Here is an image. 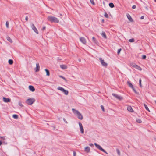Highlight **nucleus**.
<instances>
[{
	"mask_svg": "<svg viewBox=\"0 0 156 156\" xmlns=\"http://www.w3.org/2000/svg\"><path fill=\"white\" fill-rule=\"evenodd\" d=\"M72 111L73 113L77 116L78 119L81 120L83 119L82 115L78 110L74 108H72Z\"/></svg>",
	"mask_w": 156,
	"mask_h": 156,
	"instance_id": "obj_1",
	"label": "nucleus"
},
{
	"mask_svg": "<svg viewBox=\"0 0 156 156\" xmlns=\"http://www.w3.org/2000/svg\"><path fill=\"white\" fill-rule=\"evenodd\" d=\"M47 19L48 21L51 22L58 23L59 22L58 19L54 16H49L47 17Z\"/></svg>",
	"mask_w": 156,
	"mask_h": 156,
	"instance_id": "obj_2",
	"label": "nucleus"
},
{
	"mask_svg": "<svg viewBox=\"0 0 156 156\" xmlns=\"http://www.w3.org/2000/svg\"><path fill=\"white\" fill-rule=\"evenodd\" d=\"M35 101L34 98H30L26 100V103L28 105H31Z\"/></svg>",
	"mask_w": 156,
	"mask_h": 156,
	"instance_id": "obj_3",
	"label": "nucleus"
},
{
	"mask_svg": "<svg viewBox=\"0 0 156 156\" xmlns=\"http://www.w3.org/2000/svg\"><path fill=\"white\" fill-rule=\"evenodd\" d=\"M58 90H60L64 94L66 95H67L68 94V91L65 90L62 87H58L57 88Z\"/></svg>",
	"mask_w": 156,
	"mask_h": 156,
	"instance_id": "obj_4",
	"label": "nucleus"
},
{
	"mask_svg": "<svg viewBox=\"0 0 156 156\" xmlns=\"http://www.w3.org/2000/svg\"><path fill=\"white\" fill-rule=\"evenodd\" d=\"M99 60L101 64L103 66L105 67H107L108 66V64L105 62L104 59H103L102 58H99Z\"/></svg>",
	"mask_w": 156,
	"mask_h": 156,
	"instance_id": "obj_5",
	"label": "nucleus"
},
{
	"mask_svg": "<svg viewBox=\"0 0 156 156\" xmlns=\"http://www.w3.org/2000/svg\"><path fill=\"white\" fill-rule=\"evenodd\" d=\"M95 146L97 148L100 150L101 151L107 153L106 152L103 148H102L99 145L97 144L96 143L94 144Z\"/></svg>",
	"mask_w": 156,
	"mask_h": 156,
	"instance_id": "obj_6",
	"label": "nucleus"
},
{
	"mask_svg": "<svg viewBox=\"0 0 156 156\" xmlns=\"http://www.w3.org/2000/svg\"><path fill=\"white\" fill-rule=\"evenodd\" d=\"M95 146L97 148L100 150L101 151L107 153L106 152L103 148H102L99 145L97 144L96 143L94 144Z\"/></svg>",
	"mask_w": 156,
	"mask_h": 156,
	"instance_id": "obj_7",
	"label": "nucleus"
},
{
	"mask_svg": "<svg viewBox=\"0 0 156 156\" xmlns=\"http://www.w3.org/2000/svg\"><path fill=\"white\" fill-rule=\"evenodd\" d=\"M112 95L114 97L116 98H117V99H118L119 100H122V97H121L117 94H115L114 93H113L112 94Z\"/></svg>",
	"mask_w": 156,
	"mask_h": 156,
	"instance_id": "obj_8",
	"label": "nucleus"
},
{
	"mask_svg": "<svg viewBox=\"0 0 156 156\" xmlns=\"http://www.w3.org/2000/svg\"><path fill=\"white\" fill-rule=\"evenodd\" d=\"M79 124L81 132V133L83 134L84 133V131L82 125L80 122H79Z\"/></svg>",
	"mask_w": 156,
	"mask_h": 156,
	"instance_id": "obj_9",
	"label": "nucleus"
},
{
	"mask_svg": "<svg viewBox=\"0 0 156 156\" xmlns=\"http://www.w3.org/2000/svg\"><path fill=\"white\" fill-rule=\"evenodd\" d=\"M80 40L83 44H86V40L85 38L83 37H80Z\"/></svg>",
	"mask_w": 156,
	"mask_h": 156,
	"instance_id": "obj_10",
	"label": "nucleus"
},
{
	"mask_svg": "<svg viewBox=\"0 0 156 156\" xmlns=\"http://www.w3.org/2000/svg\"><path fill=\"white\" fill-rule=\"evenodd\" d=\"M31 28L37 34H38V32L34 24H32L31 26Z\"/></svg>",
	"mask_w": 156,
	"mask_h": 156,
	"instance_id": "obj_11",
	"label": "nucleus"
},
{
	"mask_svg": "<svg viewBox=\"0 0 156 156\" xmlns=\"http://www.w3.org/2000/svg\"><path fill=\"white\" fill-rule=\"evenodd\" d=\"M3 101L5 102H9L10 101V99L9 98H7L5 97H3Z\"/></svg>",
	"mask_w": 156,
	"mask_h": 156,
	"instance_id": "obj_12",
	"label": "nucleus"
},
{
	"mask_svg": "<svg viewBox=\"0 0 156 156\" xmlns=\"http://www.w3.org/2000/svg\"><path fill=\"white\" fill-rule=\"evenodd\" d=\"M36 67L35 68L36 70L35 72H37L39 71L40 70V66L39 65V64L38 63H37L36 64Z\"/></svg>",
	"mask_w": 156,
	"mask_h": 156,
	"instance_id": "obj_13",
	"label": "nucleus"
},
{
	"mask_svg": "<svg viewBox=\"0 0 156 156\" xmlns=\"http://www.w3.org/2000/svg\"><path fill=\"white\" fill-rule=\"evenodd\" d=\"M28 87H29V89L32 92H34L35 90V89L34 87L32 86H31V85L29 86Z\"/></svg>",
	"mask_w": 156,
	"mask_h": 156,
	"instance_id": "obj_14",
	"label": "nucleus"
},
{
	"mask_svg": "<svg viewBox=\"0 0 156 156\" xmlns=\"http://www.w3.org/2000/svg\"><path fill=\"white\" fill-rule=\"evenodd\" d=\"M126 16L129 20L131 22H133V20L130 15H129V14H127Z\"/></svg>",
	"mask_w": 156,
	"mask_h": 156,
	"instance_id": "obj_15",
	"label": "nucleus"
},
{
	"mask_svg": "<svg viewBox=\"0 0 156 156\" xmlns=\"http://www.w3.org/2000/svg\"><path fill=\"white\" fill-rule=\"evenodd\" d=\"M127 110L131 112H133V109L131 106H129L127 107Z\"/></svg>",
	"mask_w": 156,
	"mask_h": 156,
	"instance_id": "obj_16",
	"label": "nucleus"
},
{
	"mask_svg": "<svg viewBox=\"0 0 156 156\" xmlns=\"http://www.w3.org/2000/svg\"><path fill=\"white\" fill-rule=\"evenodd\" d=\"M60 68L63 69H66L67 66L64 65H60Z\"/></svg>",
	"mask_w": 156,
	"mask_h": 156,
	"instance_id": "obj_17",
	"label": "nucleus"
},
{
	"mask_svg": "<svg viewBox=\"0 0 156 156\" xmlns=\"http://www.w3.org/2000/svg\"><path fill=\"white\" fill-rule=\"evenodd\" d=\"M85 151L87 152H89L90 151V148L88 147H87L85 148Z\"/></svg>",
	"mask_w": 156,
	"mask_h": 156,
	"instance_id": "obj_18",
	"label": "nucleus"
},
{
	"mask_svg": "<svg viewBox=\"0 0 156 156\" xmlns=\"http://www.w3.org/2000/svg\"><path fill=\"white\" fill-rule=\"evenodd\" d=\"M101 34L105 38V39L107 38V37H106L105 33V32H102L101 33Z\"/></svg>",
	"mask_w": 156,
	"mask_h": 156,
	"instance_id": "obj_19",
	"label": "nucleus"
},
{
	"mask_svg": "<svg viewBox=\"0 0 156 156\" xmlns=\"http://www.w3.org/2000/svg\"><path fill=\"white\" fill-rule=\"evenodd\" d=\"M136 67L135 68L136 69L139 70L140 71H141L142 70V68L139 66L136 65V66H135Z\"/></svg>",
	"mask_w": 156,
	"mask_h": 156,
	"instance_id": "obj_20",
	"label": "nucleus"
},
{
	"mask_svg": "<svg viewBox=\"0 0 156 156\" xmlns=\"http://www.w3.org/2000/svg\"><path fill=\"white\" fill-rule=\"evenodd\" d=\"M127 83V84H128V85L129 86V87H131L132 88H133V85L132 84L130 83V82L128 81Z\"/></svg>",
	"mask_w": 156,
	"mask_h": 156,
	"instance_id": "obj_21",
	"label": "nucleus"
},
{
	"mask_svg": "<svg viewBox=\"0 0 156 156\" xmlns=\"http://www.w3.org/2000/svg\"><path fill=\"white\" fill-rule=\"evenodd\" d=\"M45 71L46 73V75H47V76H49V75H50V72H49V71L47 69H45Z\"/></svg>",
	"mask_w": 156,
	"mask_h": 156,
	"instance_id": "obj_22",
	"label": "nucleus"
},
{
	"mask_svg": "<svg viewBox=\"0 0 156 156\" xmlns=\"http://www.w3.org/2000/svg\"><path fill=\"white\" fill-rule=\"evenodd\" d=\"M7 40L9 41L10 42V43L12 42V40L9 37H7Z\"/></svg>",
	"mask_w": 156,
	"mask_h": 156,
	"instance_id": "obj_23",
	"label": "nucleus"
},
{
	"mask_svg": "<svg viewBox=\"0 0 156 156\" xmlns=\"http://www.w3.org/2000/svg\"><path fill=\"white\" fill-rule=\"evenodd\" d=\"M136 121L137 122L140 123L142 122L141 120L140 119H136Z\"/></svg>",
	"mask_w": 156,
	"mask_h": 156,
	"instance_id": "obj_24",
	"label": "nucleus"
},
{
	"mask_svg": "<svg viewBox=\"0 0 156 156\" xmlns=\"http://www.w3.org/2000/svg\"><path fill=\"white\" fill-rule=\"evenodd\" d=\"M109 6L112 8H113L114 7V4L112 3H110L109 4Z\"/></svg>",
	"mask_w": 156,
	"mask_h": 156,
	"instance_id": "obj_25",
	"label": "nucleus"
},
{
	"mask_svg": "<svg viewBox=\"0 0 156 156\" xmlns=\"http://www.w3.org/2000/svg\"><path fill=\"white\" fill-rule=\"evenodd\" d=\"M13 117L15 119H17L18 118V116L17 115L14 114L12 115Z\"/></svg>",
	"mask_w": 156,
	"mask_h": 156,
	"instance_id": "obj_26",
	"label": "nucleus"
},
{
	"mask_svg": "<svg viewBox=\"0 0 156 156\" xmlns=\"http://www.w3.org/2000/svg\"><path fill=\"white\" fill-rule=\"evenodd\" d=\"M8 62L9 64L12 65L13 63V61L12 60L9 59L8 61Z\"/></svg>",
	"mask_w": 156,
	"mask_h": 156,
	"instance_id": "obj_27",
	"label": "nucleus"
},
{
	"mask_svg": "<svg viewBox=\"0 0 156 156\" xmlns=\"http://www.w3.org/2000/svg\"><path fill=\"white\" fill-rule=\"evenodd\" d=\"M144 106L146 109L150 112V111L148 108V107L145 104H144Z\"/></svg>",
	"mask_w": 156,
	"mask_h": 156,
	"instance_id": "obj_28",
	"label": "nucleus"
},
{
	"mask_svg": "<svg viewBox=\"0 0 156 156\" xmlns=\"http://www.w3.org/2000/svg\"><path fill=\"white\" fill-rule=\"evenodd\" d=\"M92 41L94 43H97V41H96V39L94 37H93L92 38Z\"/></svg>",
	"mask_w": 156,
	"mask_h": 156,
	"instance_id": "obj_29",
	"label": "nucleus"
},
{
	"mask_svg": "<svg viewBox=\"0 0 156 156\" xmlns=\"http://www.w3.org/2000/svg\"><path fill=\"white\" fill-rule=\"evenodd\" d=\"M141 81H142L141 79H139V85H140V87H142V85H141Z\"/></svg>",
	"mask_w": 156,
	"mask_h": 156,
	"instance_id": "obj_30",
	"label": "nucleus"
},
{
	"mask_svg": "<svg viewBox=\"0 0 156 156\" xmlns=\"http://www.w3.org/2000/svg\"><path fill=\"white\" fill-rule=\"evenodd\" d=\"M6 25L7 28L9 27V23L8 21H7L6 22Z\"/></svg>",
	"mask_w": 156,
	"mask_h": 156,
	"instance_id": "obj_31",
	"label": "nucleus"
},
{
	"mask_svg": "<svg viewBox=\"0 0 156 156\" xmlns=\"http://www.w3.org/2000/svg\"><path fill=\"white\" fill-rule=\"evenodd\" d=\"M129 41L130 42H133L134 41V40L133 38L130 39L129 40Z\"/></svg>",
	"mask_w": 156,
	"mask_h": 156,
	"instance_id": "obj_32",
	"label": "nucleus"
},
{
	"mask_svg": "<svg viewBox=\"0 0 156 156\" xmlns=\"http://www.w3.org/2000/svg\"><path fill=\"white\" fill-rule=\"evenodd\" d=\"M136 65L134 63H130V65L132 66V67H134V68H135V67H136Z\"/></svg>",
	"mask_w": 156,
	"mask_h": 156,
	"instance_id": "obj_33",
	"label": "nucleus"
},
{
	"mask_svg": "<svg viewBox=\"0 0 156 156\" xmlns=\"http://www.w3.org/2000/svg\"><path fill=\"white\" fill-rule=\"evenodd\" d=\"M133 90V91L136 94H138L139 93L138 92H137L136 91V90L134 88V87H133V88H132Z\"/></svg>",
	"mask_w": 156,
	"mask_h": 156,
	"instance_id": "obj_34",
	"label": "nucleus"
},
{
	"mask_svg": "<svg viewBox=\"0 0 156 156\" xmlns=\"http://www.w3.org/2000/svg\"><path fill=\"white\" fill-rule=\"evenodd\" d=\"M104 16L106 18H108V14L107 13H106V12H105V14H104Z\"/></svg>",
	"mask_w": 156,
	"mask_h": 156,
	"instance_id": "obj_35",
	"label": "nucleus"
},
{
	"mask_svg": "<svg viewBox=\"0 0 156 156\" xmlns=\"http://www.w3.org/2000/svg\"><path fill=\"white\" fill-rule=\"evenodd\" d=\"M116 151H117V153L118 154V155H120V151L119 150V149H117Z\"/></svg>",
	"mask_w": 156,
	"mask_h": 156,
	"instance_id": "obj_36",
	"label": "nucleus"
},
{
	"mask_svg": "<svg viewBox=\"0 0 156 156\" xmlns=\"http://www.w3.org/2000/svg\"><path fill=\"white\" fill-rule=\"evenodd\" d=\"M90 2L92 5H95V3L94 2V0H90Z\"/></svg>",
	"mask_w": 156,
	"mask_h": 156,
	"instance_id": "obj_37",
	"label": "nucleus"
},
{
	"mask_svg": "<svg viewBox=\"0 0 156 156\" xmlns=\"http://www.w3.org/2000/svg\"><path fill=\"white\" fill-rule=\"evenodd\" d=\"M19 105L21 107H23V105L22 104V103L21 102H19Z\"/></svg>",
	"mask_w": 156,
	"mask_h": 156,
	"instance_id": "obj_38",
	"label": "nucleus"
},
{
	"mask_svg": "<svg viewBox=\"0 0 156 156\" xmlns=\"http://www.w3.org/2000/svg\"><path fill=\"white\" fill-rule=\"evenodd\" d=\"M101 108L102 109V110L103 112H104L105 111V109H104V106L103 105H101Z\"/></svg>",
	"mask_w": 156,
	"mask_h": 156,
	"instance_id": "obj_39",
	"label": "nucleus"
},
{
	"mask_svg": "<svg viewBox=\"0 0 156 156\" xmlns=\"http://www.w3.org/2000/svg\"><path fill=\"white\" fill-rule=\"evenodd\" d=\"M121 50L122 49L121 48L119 49L118 50V52H117V53L118 54H119L120 53V52Z\"/></svg>",
	"mask_w": 156,
	"mask_h": 156,
	"instance_id": "obj_40",
	"label": "nucleus"
},
{
	"mask_svg": "<svg viewBox=\"0 0 156 156\" xmlns=\"http://www.w3.org/2000/svg\"><path fill=\"white\" fill-rule=\"evenodd\" d=\"M146 58V56L145 55H143L142 56V58L143 59H145Z\"/></svg>",
	"mask_w": 156,
	"mask_h": 156,
	"instance_id": "obj_41",
	"label": "nucleus"
},
{
	"mask_svg": "<svg viewBox=\"0 0 156 156\" xmlns=\"http://www.w3.org/2000/svg\"><path fill=\"white\" fill-rule=\"evenodd\" d=\"M46 28V27L45 26H44L42 28V30L43 31L45 30Z\"/></svg>",
	"mask_w": 156,
	"mask_h": 156,
	"instance_id": "obj_42",
	"label": "nucleus"
},
{
	"mask_svg": "<svg viewBox=\"0 0 156 156\" xmlns=\"http://www.w3.org/2000/svg\"><path fill=\"white\" fill-rule=\"evenodd\" d=\"M60 76V77L62 78V79H63L65 80H66L65 78H64V77H63V76Z\"/></svg>",
	"mask_w": 156,
	"mask_h": 156,
	"instance_id": "obj_43",
	"label": "nucleus"
},
{
	"mask_svg": "<svg viewBox=\"0 0 156 156\" xmlns=\"http://www.w3.org/2000/svg\"><path fill=\"white\" fill-rule=\"evenodd\" d=\"M136 8V6L135 5H133L132 6V8L133 9H135Z\"/></svg>",
	"mask_w": 156,
	"mask_h": 156,
	"instance_id": "obj_44",
	"label": "nucleus"
},
{
	"mask_svg": "<svg viewBox=\"0 0 156 156\" xmlns=\"http://www.w3.org/2000/svg\"><path fill=\"white\" fill-rule=\"evenodd\" d=\"M89 145L90 146L92 147L94 146L93 144H91V143Z\"/></svg>",
	"mask_w": 156,
	"mask_h": 156,
	"instance_id": "obj_45",
	"label": "nucleus"
},
{
	"mask_svg": "<svg viewBox=\"0 0 156 156\" xmlns=\"http://www.w3.org/2000/svg\"><path fill=\"white\" fill-rule=\"evenodd\" d=\"M28 20V18L27 16H26L25 18V20L27 21Z\"/></svg>",
	"mask_w": 156,
	"mask_h": 156,
	"instance_id": "obj_46",
	"label": "nucleus"
},
{
	"mask_svg": "<svg viewBox=\"0 0 156 156\" xmlns=\"http://www.w3.org/2000/svg\"><path fill=\"white\" fill-rule=\"evenodd\" d=\"M76 153L74 151L73 152V156H76Z\"/></svg>",
	"mask_w": 156,
	"mask_h": 156,
	"instance_id": "obj_47",
	"label": "nucleus"
},
{
	"mask_svg": "<svg viewBox=\"0 0 156 156\" xmlns=\"http://www.w3.org/2000/svg\"><path fill=\"white\" fill-rule=\"evenodd\" d=\"M144 16H142L141 17H140V19H141V20H143V19H144Z\"/></svg>",
	"mask_w": 156,
	"mask_h": 156,
	"instance_id": "obj_48",
	"label": "nucleus"
},
{
	"mask_svg": "<svg viewBox=\"0 0 156 156\" xmlns=\"http://www.w3.org/2000/svg\"><path fill=\"white\" fill-rule=\"evenodd\" d=\"M64 121L65 122H66V123H67V122L66 121V120L65 121V119H64Z\"/></svg>",
	"mask_w": 156,
	"mask_h": 156,
	"instance_id": "obj_49",
	"label": "nucleus"
},
{
	"mask_svg": "<svg viewBox=\"0 0 156 156\" xmlns=\"http://www.w3.org/2000/svg\"><path fill=\"white\" fill-rule=\"evenodd\" d=\"M2 139L3 140H5V138L4 137H2Z\"/></svg>",
	"mask_w": 156,
	"mask_h": 156,
	"instance_id": "obj_50",
	"label": "nucleus"
},
{
	"mask_svg": "<svg viewBox=\"0 0 156 156\" xmlns=\"http://www.w3.org/2000/svg\"><path fill=\"white\" fill-rule=\"evenodd\" d=\"M2 144V142L1 141H0V146Z\"/></svg>",
	"mask_w": 156,
	"mask_h": 156,
	"instance_id": "obj_51",
	"label": "nucleus"
},
{
	"mask_svg": "<svg viewBox=\"0 0 156 156\" xmlns=\"http://www.w3.org/2000/svg\"><path fill=\"white\" fill-rule=\"evenodd\" d=\"M102 21L103 22H104V20H102Z\"/></svg>",
	"mask_w": 156,
	"mask_h": 156,
	"instance_id": "obj_52",
	"label": "nucleus"
},
{
	"mask_svg": "<svg viewBox=\"0 0 156 156\" xmlns=\"http://www.w3.org/2000/svg\"><path fill=\"white\" fill-rule=\"evenodd\" d=\"M155 103L156 104V101H155Z\"/></svg>",
	"mask_w": 156,
	"mask_h": 156,
	"instance_id": "obj_53",
	"label": "nucleus"
},
{
	"mask_svg": "<svg viewBox=\"0 0 156 156\" xmlns=\"http://www.w3.org/2000/svg\"><path fill=\"white\" fill-rule=\"evenodd\" d=\"M60 16H62V15L61 14H60Z\"/></svg>",
	"mask_w": 156,
	"mask_h": 156,
	"instance_id": "obj_54",
	"label": "nucleus"
},
{
	"mask_svg": "<svg viewBox=\"0 0 156 156\" xmlns=\"http://www.w3.org/2000/svg\"><path fill=\"white\" fill-rule=\"evenodd\" d=\"M156 2V0H154Z\"/></svg>",
	"mask_w": 156,
	"mask_h": 156,
	"instance_id": "obj_55",
	"label": "nucleus"
}]
</instances>
